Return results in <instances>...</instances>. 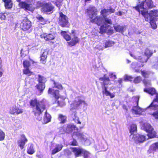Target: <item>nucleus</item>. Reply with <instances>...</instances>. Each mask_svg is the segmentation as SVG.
Wrapping results in <instances>:
<instances>
[{"label":"nucleus","mask_w":158,"mask_h":158,"mask_svg":"<svg viewBox=\"0 0 158 158\" xmlns=\"http://www.w3.org/2000/svg\"><path fill=\"white\" fill-rule=\"evenodd\" d=\"M77 141L75 140H73L72 142V145L74 146H75L76 145H77Z\"/></svg>","instance_id":"nucleus-53"},{"label":"nucleus","mask_w":158,"mask_h":158,"mask_svg":"<svg viewBox=\"0 0 158 158\" xmlns=\"http://www.w3.org/2000/svg\"><path fill=\"white\" fill-rule=\"evenodd\" d=\"M141 128L147 132L148 136L150 138H151L156 137V132L149 123H144L142 125Z\"/></svg>","instance_id":"nucleus-9"},{"label":"nucleus","mask_w":158,"mask_h":158,"mask_svg":"<svg viewBox=\"0 0 158 158\" xmlns=\"http://www.w3.org/2000/svg\"><path fill=\"white\" fill-rule=\"evenodd\" d=\"M141 74L144 77H147L148 75V72H145L144 71H141Z\"/></svg>","instance_id":"nucleus-48"},{"label":"nucleus","mask_w":158,"mask_h":158,"mask_svg":"<svg viewBox=\"0 0 158 158\" xmlns=\"http://www.w3.org/2000/svg\"><path fill=\"white\" fill-rule=\"evenodd\" d=\"M27 141V139L26 138L24 135H22L21 136V138L18 141L19 146L21 149H23Z\"/></svg>","instance_id":"nucleus-20"},{"label":"nucleus","mask_w":158,"mask_h":158,"mask_svg":"<svg viewBox=\"0 0 158 158\" xmlns=\"http://www.w3.org/2000/svg\"><path fill=\"white\" fill-rule=\"evenodd\" d=\"M45 87L44 84L39 83L36 85L35 87L41 93H42Z\"/></svg>","instance_id":"nucleus-27"},{"label":"nucleus","mask_w":158,"mask_h":158,"mask_svg":"<svg viewBox=\"0 0 158 158\" xmlns=\"http://www.w3.org/2000/svg\"><path fill=\"white\" fill-rule=\"evenodd\" d=\"M37 5L38 6L42 7L41 10L42 12L49 14L52 13L53 12L54 7L50 3H43L40 2H38Z\"/></svg>","instance_id":"nucleus-8"},{"label":"nucleus","mask_w":158,"mask_h":158,"mask_svg":"<svg viewBox=\"0 0 158 158\" xmlns=\"http://www.w3.org/2000/svg\"><path fill=\"white\" fill-rule=\"evenodd\" d=\"M72 151L76 157L79 156L83 152V149L80 147H74L72 148Z\"/></svg>","instance_id":"nucleus-22"},{"label":"nucleus","mask_w":158,"mask_h":158,"mask_svg":"<svg viewBox=\"0 0 158 158\" xmlns=\"http://www.w3.org/2000/svg\"><path fill=\"white\" fill-rule=\"evenodd\" d=\"M87 10V13L88 16L91 19V22L94 23L98 25H102L100 31L101 33L102 34L106 31L108 26V24H112L111 20L106 17L110 14L114 13L115 11L114 9L110 7L109 9H104L102 10L101 14L103 17H96L97 15V9L94 7H90Z\"/></svg>","instance_id":"nucleus-1"},{"label":"nucleus","mask_w":158,"mask_h":158,"mask_svg":"<svg viewBox=\"0 0 158 158\" xmlns=\"http://www.w3.org/2000/svg\"><path fill=\"white\" fill-rule=\"evenodd\" d=\"M143 83L146 86L150 85H151L150 81L147 79H144L143 81Z\"/></svg>","instance_id":"nucleus-46"},{"label":"nucleus","mask_w":158,"mask_h":158,"mask_svg":"<svg viewBox=\"0 0 158 158\" xmlns=\"http://www.w3.org/2000/svg\"><path fill=\"white\" fill-rule=\"evenodd\" d=\"M152 52L148 48H147L145 51V56H143L142 57L139 56L137 57L131 53H130V55L131 56L133 57L135 59L140 60V62L142 63L147 62L148 58L152 56Z\"/></svg>","instance_id":"nucleus-12"},{"label":"nucleus","mask_w":158,"mask_h":158,"mask_svg":"<svg viewBox=\"0 0 158 158\" xmlns=\"http://www.w3.org/2000/svg\"><path fill=\"white\" fill-rule=\"evenodd\" d=\"M5 16L4 15L2 14L1 15V18L2 19L4 20L5 19Z\"/></svg>","instance_id":"nucleus-54"},{"label":"nucleus","mask_w":158,"mask_h":158,"mask_svg":"<svg viewBox=\"0 0 158 158\" xmlns=\"http://www.w3.org/2000/svg\"><path fill=\"white\" fill-rule=\"evenodd\" d=\"M38 81L40 84H44L47 81L46 78L40 75H38Z\"/></svg>","instance_id":"nucleus-32"},{"label":"nucleus","mask_w":158,"mask_h":158,"mask_svg":"<svg viewBox=\"0 0 158 158\" xmlns=\"http://www.w3.org/2000/svg\"><path fill=\"white\" fill-rule=\"evenodd\" d=\"M31 63L32 64H33L35 63H36V62H34V61H33L32 60H31Z\"/></svg>","instance_id":"nucleus-61"},{"label":"nucleus","mask_w":158,"mask_h":158,"mask_svg":"<svg viewBox=\"0 0 158 158\" xmlns=\"http://www.w3.org/2000/svg\"><path fill=\"white\" fill-rule=\"evenodd\" d=\"M77 130V128L73 124L66 125L64 126L63 128L60 129V132L61 134L65 133H70L73 130Z\"/></svg>","instance_id":"nucleus-14"},{"label":"nucleus","mask_w":158,"mask_h":158,"mask_svg":"<svg viewBox=\"0 0 158 158\" xmlns=\"http://www.w3.org/2000/svg\"><path fill=\"white\" fill-rule=\"evenodd\" d=\"M73 32H74V31H73L72 32V34H73Z\"/></svg>","instance_id":"nucleus-64"},{"label":"nucleus","mask_w":158,"mask_h":158,"mask_svg":"<svg viewBox=\"0 0 158 158\" xmlns=\"http://www.w3.org/2000/svg\"><path fill=\"white\" fill-rule=\"evenodd\" d=\"M77 136L78 139L81 140L85 145H90L93 139L90 137H87L85 133H81L80 132H77L74 134Z\"/></svg>","instance_id":"nucleus-10"},{"label":"nucleus","mask_w":158,"mask_h":158,"mask_svg":"<svg viewBox=\"0 0 158 158\" xmlns=\"http://www.w3.org/2000/svg\"><path fill=\"white\" fill-rule=\"evenodd\" d=\"M9 112L10 114H18L22 113L23 112V110L22 109H19L18 107L16 106H14L10 108Z\"/></svg>","instance_id":"nucleus-19"},{"label":"nucleus","mask_w":158,"mask_h":158,"mask_svg":"<svg viewBox=\"0 0 158 158\" xmlns=\"http://www.w3.org/2000/svg\"><path fill=\"white\" fill-rule=\"evenodd\" d=\"M48 93V94H51L56 98L58 99L57 102L59 106L62 107L65 105V102L64 101L66 98L65 96H60L59 94L58 90H54L53 89L49 88Z\"/></svg>","instance_id":"nucleus-5"},{"label":"nucleus","mask_w":158,"mask_h":158,"mask_svg":"<svg viewBox=\"0 0 158 158\" xmlns=\"http://www.w3.org/2000/svg\"><path fill=\"white\" fill-rule=\"evenodd\" d=\"M116 15H122V13L121 11H119L117 12Z\"/></svg>","instance_id":"nucleus-55"},{"label":"nucleus","mask_w":158,"mask_h":158,"mask_svg":"<svg viewBox=\"0 0 158 158\" xmlns=\"http://www.w3.org/2000/svg\"><path fill=\"white\" fill-rule=\"evenodd\" d=\"M5 6L6 9H10L12 7V2L11 0H4Z\"/></svg>","instance_id":"nucleus-31"},{"label":"nucleus","mask_w":158,"mask_h":158,"mask_svg":"<svg viewBox=\"0 0 158 158\" xmlns=\"http://www.w3.org/2000/svg\"><path fill=\"white\" fill-rule=\"evenodd\" d=\"M5 134L1 129H0V141L4 139L5 138Z\"/></svg>","instance_id":"nucleus-44"},{"label":"nucleus","mask_w":158,"mask_h":158,"mask_svg":"<svg viewBox=\"0 0 158 158\" xmlns=\"http://www.w3.org/2000/svg\"><path fill=\"white\" fill-rule=\"evenodd\" d=\"M156 60V62L154 64V67L156 69H158V58H157Z\"/></svg>","instance_id":"nucleus-52"},{"label":"nucleus","mask_w":158,"mask_h":158,"mask_svg":"<svg viewBox=\"0 0 158 158\" xmlns=\"http://www.w3.org/2000/svg\"><path fill=\"white\" fill-rule=\"evenodd\" d=\"M127 63H131V61L130 60H129L127 59Z\"/></svg>","instance_id":"nucleus-60"},{"label":"nucleus","mask_w":158,"mask_h":158,"mask_svg":"<svg viewBox=\"0 0 158 158\" xmlns=\"http://www.w3.org/2000/svg\"><path fill=\"white\" fill-rule=\"evenodd\" d=\"M30 105L32 108V111L38 121L42 119V113L45 108L44 103L38 101L36 99L31 100L30 102Z\"/></svg>","instance_id":"nucleus-3"},{"label":"nucleus","mask_w":158,"mask_h":158,"mask_svg":"<svg viewBox=\"0 0 158 158\" xmlns=\"http://www.w3.org/2000/svg\"><path fill=\"white\" fill-rule=\"evenodd\" d=\"M63 0H57V2H59V3H61L62 1H63Z\"/></svg>","instance_id":"nucleus-57"},{"label":"nucleus","mask_w":158,"mask_h":158,"mask_svg":"<svg viewBox=\"0 0 158 158\" xmlns=\"http://www.w3.org/2000/svg\"><path fill=\"white\" fill-rule=\"evenodd\" d=\"M141 81V77L140 76L137 77H135L134 80V82L135 83H138L140 82Z\"/></svg>","instance_id":"nucleus-45"},{"label":"nucleus","mask_w":158,"mask_h":158,"mask_svg":"<svg viewBox=\"0 0 158 158\" xmlns=\"http://www.w3.org/2000/svg\"><path fill=\"white\" fill-rule=\"evenodd\" d=\"M48 52V51L46 50H43L41 51L40 61L43 64H45L46 62V60L47 58Z\"/></svg>","instance_id":"nucleus-21"},{"label":"nucleus","mask_w":158,"mask_h":158,"mask_svg":"<svg viewBox=\"0 0 158 158\" xmlns=\"http://www.w3.org/2000/svg\"><path fill=\"white\" fill-rule=\"evenodd\" d=\"M59 22L60 25L63 27H68L69 25L68 17L61 12H59Z\"/></svg>","instance_id":"nucleus-13"},{"label":"nucleus","mask_w":158,"mask_h":158,"mask_svg":"<svg viewBox=\"0 0 158 158\" xmlns=\"http://www.w3.org/2000/svg\"><path fill=\"white\" fill-rule=\"evenodd\" d=\"M35 152L33 149V146L31 144L29 147L27 148V152L28 154L32 155Z\"/></svg>","instance_id":"nucleus-37"},{"label":"nucleus","mask_w":158,"mask_h":158,"mask_svg":"<svg viewBox=\"0 0 158 158\" xmlns=\"http://www.w3.org/2000/svg\"><path fill=\"white\" fill-rule=\"evenodd\" d=\"M22 29L24 31L29 30L31 27V23L28 19H26L23 20L21 25Z\"/></svg>","instance_id":"nucleus-18"},{"label":"nucleus","mask_w":158,"mask_h":158,"mask_svg":"<svg viewBox=\"0 0 158 158\" xmlns=\"http://www.w3.org/2000/svg\"><path fill=\"white\" fill-rule=\"evenodd\" d=\"M55 5L58 7L59 9H60V6H61V4L60 3L58 2H56L55 3Z\"/></svg>","instance_id":"nucleus-51"},{"label":"nucleus","mask_w":158,"mask_h":158,"mask_svg":"<svg viewBox=\"0 0 158 158\" xmlns=\"http://www.w3.org/2000/svg\"><path fill=\"white\" fill-rule=\"evenodd\" d=\"M63 147V146L62 144H58L56 145L55 148L52 151V154L54 155L60 151L62 149Z\"/></svg>","instance_id":"nucleus-25"},{"label":"nucleus","mask_w":158,"mask_h":158,"mask_svg":"<svg viewBox=\"0 0 158 158\" xmlns=\"http://www.w3.org/2000/svg\"><path fill=\"white\" fill-rule=\"evenodd\" d=\"M137 130V126L135 124H132L130 127V132L131 133V135H133L134 132Z\"/></svg>","instance_id":"nucleus-36"},{"label":"nucleus","mask_w":158,"mask_h":158,"mask_svg":"<svg viewBox=\"0 0 158 158\" xmlns=\"http://www.w3.org/2000/svg\"><path fill=\"white\" fill-rule=\"evenodd\" d=\"M41 38H44L46 40H53L55 37L52 34L47 35L46 33L42 34L40 35Z\"/></svg>","instance_id":"nucleus-23"},{"label":"nucleus","mask_w":158,"mask_h":158,"mask_svg":"<svg viewBox=\"0 0 158 158\" xmlns=\"http://www.w3.org/2000/svg\"><path fill=\"white\" fill-rule=\"evenodd\" d=\"M145 92H147L151 95H155V98L154 99L153 102L147 108V110H153L158 109V94L156 92L155 89L153 88H149L148 89H144ZM152 114V115L156 119L158 118V111H154L153 113H150Z\"/></svg>","instance_id":"nucleus-4"},{"label":"nucleus","mask_w":158,"mask_h":158,"mask_svg":"<svg viewBox=\"0 0 158 158\" xmlns=\"http://www.w3.org/2000/svg\"><path fill=\"white\" fill-rule=\"evenodd\" d=\"M31 63L28 61L25 60L23 62V64L25 69L29 68L30 66Z\"/></svg>","instance_id":"nucleus-42"},{"label":"nucleus","mask_w":158,"mask_h":158,"mask_svg":"<svg viewBox=\"0 0 158 158\" xmlns=\"http://www.w3.org/2000/svg\"><path fill=\"white\" fill-rule=\"evenodd\" d=\"M99 80L102 81L101 83L102 84V87L104 88V89L103 91V93L106 96H110L111 98H113L115 96L114 94H111L107 90V87L105 86L106 85L110 84L111 82L108 77L106 76V74L104 75V77H101L99 79Z\"/></svg>","instance_id":"nucleus-7"},{"label":"nucleus","mask_w":158,"mask_h":158,"mask_svg":"<svg viewBox=\"0 0 158 158\" xmlns=\"http://www.w3.org/2000/svg\"><path fill=\"white\" fill-rule=\"evenodd\" d=\"M109 76L110 78L113 79H115L116 78L115 75L114 74L112 73H110Z\"/></svg>","instance_id":"nucleus-50"},{"label":"nucleus","mask_w":158,"mask_h":158,"mask_svg":"<svg viewBox=\"0 0 158 158\" xmlns=\"http://www.w3.org/2000/svg\"><path fill=\"white\" fill-rule=\"evenodd\" d=\"M114 43L112 41H107L105 43V48L110 47L114 44Z\"/></svg>","instance_id":"nucleus-39"},{"label":"nucleus","mask_w":158,"mask_h":158,"mask_svg":"<svg viewBox=\"0 0 158 158\" xmlns=\"http://www.w3.org/2000/svg\"><path fill=\"white\" fill-rule=\"evenodd\" d=\"M72 117L73 120L77 124H81V122L79 120V118L77 116L76 112L74 111L72 114Z\"/></svg>","instance_id":"nucleus-28"},{"label":"nucleus","mask_w":158,"mask_h":158,"mask_svg":"<svg viewBox=\"0 0 158 158\" xmlns=\"http://www.w3.org/2000/svg\"><path fill=\"white\" fill-rule=\"evenodd\" d=\"M150 149L151 150L155 151L158 150V142L156 143L152 144L150 146Z\"/></svg>","instance_id":"nucleus-38"},{"label":"nucleus","mask_w":158,"mask_h":158,"mask_svg":"<svg viewBox=\"0 0 158 158\" xmlns=\"http://www.w3.org/2000/svg\"><path fill=\"white\" fill-rule=\"evenodd\" d=\"M85 98L82 96H78L76 97L73 102L71 105L70 110L73 109H78L80 108L82 105H87L85 102Z\"/></svg>","instance_id":"nucleus-6"},{"label":"nucleus","mask_w":158,"mask_h":158,"mask_svg":"<svg viewBox=\"0 0 158 158\" xmlns=\"http://www.w3.org/2000/svg\"><path fill=\"white\" fill-rule=\"evenodd\" d=\"M58 119L60 122V123H65L66 121L67 117L62 114H59L58 115Z\"/></svg>","instance_id":"nucleus-30"},{"label":"nucleus","mask_w":158,"mask_h":158,"mask_svg":"<svg viewBox=\"0 0 158 158\" xmlns=\"http://www.w3.org/2000/svg\"><path fill=\"white\" fill-rule=\"evenodd\" d=\"M114 27L115 30L118 32H123L125 27L120 25H117L114 26Z\"/></svg>","instance_id":"nucleus-35"},{"label":"nucleus","mask_w":158,"mask_h":158,"mask_svg":"<svg viewBox=\"0 0 158 158\" xmlns=\"http://www.w3.org/2000/svg\"><path fill=\"white\" fill-rule=\"evenodd\" d=\"M18 2H20V1L21 0H16Z\"/></svg>","instance_id":"nucleus-63"},{"label":"nucleus","mask_w":158,"mask_h":158,"mask_svg":"<svg viewBox=\"0 0 158 158\" xmlns=\"http://www.w3.org/2000/svg\"><path fill=\"white\" fill-rule=\"evenodd\" d=\"M54 87L60 89H63V87L62 85L58 82H54Z\"/></svg>","instance_id":"nucleus-41"},{"label":"nucleus","mask_w":158,"mask_h":158,"mask_svg":"<svg viewBox=\"0 0 158 158\" xmlns=\"http://www.w3.org/2000/svg\"><path fill=\"white\" fill-rule=\"evenodd\" d=\"M82 154H83L84 158H89L91 156L90 154L88 152L85 150L84 149Z\"/></svg>","instance_id":"nucleus-43"},{"label":"nucleus","mask_w":158,"mask_h":158,"mask_svg":"<svg viewBox=\"0 0 158 158\" xmlns=\"http://www.w3.org/2000/svg\"><path fill=\"white\" fill-rule=\"evenodd\" d=\"M23 73L24 74L27 75L28 76H31L32 74V72H31L29 68L25 69L23 70Z\"/></svg>","instance_id":"nucleus-40"},{"label":"nucleus","mask_w":158,"mask_h":158,"mask_svg":"<svg viewBox=\"0 0 158 158\" xmlns=\"http://www.w3.org/2000/svg\"><path fill=\"white\" fill-rule=\"evenodd\" d=\"M143 66V65L142 64L140 65L137 63L133 62L131 64V67L135 70V72L138 73L139 72L140 68L142 67Z\"/></svg>","instance_id":"nucleus-24"},{"label":"nucleus","mask_w":158,"mask_h":158,"mask_svg":"<svg viewBox=\"0 0 158 158\" xmlns=\"http://www.w3.org/2000/svg\"><path fill=\"white\" fill-rule=\"evenodd\" d=\"M158 18V10H153L150 11V15L148 17L150 24L153 29L156 28V25L155 22ZM149 20H148V21Z\"/></svg>","instance_id":"nucleus-11"},{"label":"nucleus","mask_w":158,"mask_h":158,"mask_svg":"<svg viewBox=\"0 0 158 158\" xmlns=\"http://www.w3.org/2000/svg\"><path fill=\"white\" fill-rule=\"evenodd\" d=\"M51 118V116L49 114L47 113V111H46L44 117L43 123L44 124H46L48 123L50 121Z\"/></svg>","instance_id":"nucleus-26"},{"label":"nucleus","mask_w":158,"mask_h":158,"mask_svg":"<svg viewBox=\"0 0 158 158\" xmlns=\"http://www.w3.org/2000/svg\"><path fill=\"white\" fill-rule=\"evenodd\" d=\"M133 79V78L131 76L126 75L124 77V79L125 80H128L130 81H131Z\"/></svg>","instance_id":"nucleus-47"},{"label":"nucleus","mask_w":158,"mask_h":158,"mask_svg":"<svg viewBox=\"0 0 158 158\" xmlns=\"http://www.w3.org/2000/svg\"><path fill=\"white\" fill-rule=\"evenodd\" d=\"M130 137L132 138V141L136 143H142L147 139L146 137L144 135L139 134L131 135Z\"/></svg>","instance_id":"nucleus-15"},{"label":"nucleus","mask_w":158,"mask_h":158,"mask_svg":"<svg viewBox=\"0 0 158 158\" xmlns=\"http://www.w3.org/2000/svg\"><path fill=\"white\" fill-rule=\"evenodd\" d=\"M154 6L152 0H145L139 3L135 8L140 14L144 17L146 21H148V17L150 15V13H148L147 9L148 8H151L154 7Z\"/></svg>","instance_id":"nucleus-2"},{"label":"nucleus","mask_w":158,"mask_h":158,"mask_svg":"<svg viewBox=\"0 0 158 158\" xmlns=\"http://www.w3.org/2000/svg\"><path fill=\"white\" fill-rule=\"evenodd\" d=\"M25 0L28 2H32L34 0Z\"/></svg>","instance_id":"nucleus-56"},{"label":"nucleus","mask_w":158,"mask_h":158,"mask_svg":"<svg viewBox=\"0 0 158 158\" xmlns=\"http://www.w3.org/2000/svg\"><path fill=\"white\" fill-rule=\"evenodd\" d=\"M36 18L42 24H45L47 22V21L41 15H38L36 16Z\"/></svg>","instance_id":"nucleus-34"},{"label":"nucleus","mask_w":158,"mask_h":158,"mask_svg":"<svg viewBox=\"0 0 158 158\" xmlns=\"http://www.w3.org/2000/svg\"><path fill=\"white\" fill-rule=\"evenodd\" d=\"M122 81V80L121 79H120L119 80H118V82H119V83L120 84H121Z\"/></svg>","instance_id":"nucleus-58"},{"label":"nucleus","mask_w":158,"mask_h":158,"mask_svg":"<svg viewBox=\"0 0 158 158\" xmlns=\"http://www.w3.org/2000/svg\"><path fill=\"white\" fill-rule=\"evenodd\" d=\"M2 72L0 71V77H1L2 76Z\"/></svg>","instance_id":"nucleus-62"},{"label":"nucleus","mask_w":158,"mask_h":158,"mask_svg":"<svg viewBox=\"0 0 158 158\" xmlns=\"http://www.w3.org/2000/svg\"><path fill=\"white\" fill-rule=\"evenodd\" d=\"M61 34L64 38L67 41H68L70 40L71 38L70 36L68 35L65 31H62Z\"/></svg>","instance_id":"nucleus-33"},{"label":"nucleus","mask_w":158,"mask_h":158,"mask_svg":"<svg viewBox=\"0 0 158 158\" xmlns=\"http://www.w3.org/2000/svg\"><path fill=\"white\" fill-rule=\"evenodd\" d=\"M19 5V7L24 9L25 10L33 11L34 9L31 4H27L24 2H20Z\"/></svg>","instance_id":"nucleus-16"},{"label":"nucleus","mask_w":158,"mask_h":158,"mask_svg":"<svg viewBox=\"0 0 158 158\" xmlns=\"http://www.w3.org/2000/svg\"><path fill=\"white\" fill-rule=\"evenodd\" d=\"M139 99V97H137L136 98V99L137 100V105L136 106H134L132 108V112L134 114L140 115L142 114V112L145 110V109H141L138 106Z\"/></svg>","instance_id":"nucleus-17"},{"label":"nucleus","mask_w":158,"mask_h":158,"mask_svg":"<svg viewBox=\"0 0 158 158\" xmlns=\"http://www.w3.org/2000/svg\"><path fill=\"white\" fill-rule=\"evenodd\" d=\"M123 108L124 109H125L126 110H127V108L126 107V106H123Z\"/></svg>","instance_id":"nucleus-59"},{"label":"nucleus","mask_w":158,"mask_h":158,"mask_svg":"<svg viewBox=\"0 0 158 158\" xmlns=\"http://www.w3.org/2000/svg\"><path fill=\"white\" fill-rule=\"evenodd\" d=\"M79 39L76 36H74L72 39V40L69 42H68V44L71 46L75 45L78 42Z\"/></svg>","instance_id":"nucleus-29"},{"label":"nucleus","mask_w":158,"mask_h":158,"mask_svg":"<svg viewBox=\"0 0 158 158\" xmlns=\"http://www.w3.org/2000/svg\"><path fill=\"white\" fill-rule=\"evenodd\" d=\"M95 48L99 50H103V47L102 45L100 44L97 45Z\"/></svg>","instance_id":"nucleus-49"}]
</instances>
